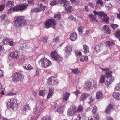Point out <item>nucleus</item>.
Here are the masks:
<instances>
[{"label":"nucleus","instance_id":"nucleus-1","mask_svg":"<svg viewBox=\"0 0 120 120\" xmlns=\"http://www.w3.org/2000/svg\"><path fill=\"white\" fill-rule=\"evenodd\" d=\"M14 25L16 28H21L27 24V22L24 16H16L14 17Z\"/></svg>","mask_w":120,"mask_h":120},{"label":"nucleus","instance_id":"nucleus-2","mask_svg":"<svg viewBox=\"0 0 120 120\" xmlns=\"http://www.w3.org/2000/svg\"><path fill=\"white\" fill-rule=\"evenodd\" d=\"M7 107L8 108H11L13 110H16L18 107L16 99L14 98L9 100L7 103Z\"/></svg>","mask_w":120,"mask_h":120},{"label":"nucleus","instance_id":"nucleus-3","mask_svg":"<svg viewBox=\"0 0 120 120\" xmlns=\"http://www.w3.org/2000/svg\"><path fill=\"white\" fill-rule=\"evenodd\" d=\"M56 25V20L53 19H47L44 24V28L48 29L50 27H52L54 29Z\"/></svg>","mask_w":120,"mask_h":120},{"label":"nucleus","instance_id":"nucleus-4","mask_svg":"<svg viewBox=\"0 0 120 120\" xmlns=\"http://www.w3.org/2000/svg\"><path fill=\"white\" fill-rule=\"evenodd\" d=\"M12 78V80L15 82L22 80L24 78L23 75L19 72H16L14 73Z\"/></svg>","mask_w":120,"mask_h":120},{"label":"nucleus","instance_id":"nucleus-5","mask_svg":"<svg viewBox=\"0 0 120 120\" xmlns=\"http://www.w3.org/2000/svg\"><path fill=\"white\" fill-rule=\"evenodd\" d=\"M39 64L44 68L48 67L51 64V62L47 58H42L39 61Z\"/></svg>","mask_w":120,"mask_h":120},{"label":"nucleus","instance_id":"nucleus-6","mask_svg":"<svg viewBox=\"0 0 120 120\" xmlns=\"http://www.w3.org/2000/svg\"><path fill=\"white\" fill-rule=\"evenodd\" d=\"M28 6L27 3H24L22 4H19L13 7L12 9L13 11H21L27 9Z\"/></svg>","mask_w":120,"mask_h":120},{"label":"nucleus","instance_id":"nucleus-7","mask_svg":"<svg viewBox=\"0 0 120 120\" xmlns=\"http://www.w3.org/2000/svg\"><path fill=\"white\" fill-rule=\"evenodd\" d=\"M47 82L49 85L52 86H57L59 83L56 78L52 76L49 77L48 79L47 80Z\"/></svg>","mask_w":120,"mask_h":120},{"label":"nucleus","instance_id":"nucleus-8","mask_svg":"<svg viewBox=\"0 0 120 120\" xmlns=\"http://www.w3.org/2000/svg\"><path fill=\"white\" fill-rule=\"evenodd\" d=\"M51 56L57 62H60L62 61V58L57 54L56 51H52L51 54Z\"/></svg>","mask_w":120,"mask_h":120},{"label":"nucleus","instance_id":"nucleus-9","mask_svg":"<svg viewBox=\"0 0 120 120\" xmlns=\"http://www.w3.org/2000/svg\"><path fill=\"white\" fill-rule=\"evenodd\" d=\"M76 107L74 105H71L67 111L68 115L70 116H72L76 112Z\"/></svg>","mask_w":120,"mask_h":120},{"label":"nucleus","instance_id":"nucleus-10","mask_svg":"<svg viewBox=\"0 0 120 120\" xmlns=\"http://www.w3.org/2000/svg\"><path fill=\"white\" fill-rule=\"evenodd\" d=\"M19 52L18 51H15L11 52L9 55L11 57L15 59H17L19 56Z\"/></svg>","mask_w":120,"mask_h":120},{"label":"nucleus","instance_id":"nucleus-11","mask_svg":"<svg viewBox=\"0 0 120 120\" xmlns=\"http://www.w3.org/2000/svg\"><path fill=\"white\" fill-rule=\"evenodd\" d=\"M113 106L111 104L109 105L105 110V112L107 114H110L112 110L113 109Z\"/></svg>","mask_w":120,"mask_h":120},{"label":"nucleus","instance_id":"nucleus-12","mask_svg":"<svg viewBox=\"0 0 120 120\" xmlns=\"http://www.w3.org/2000/svg\"><path fill=\"white\" fill-rule=\"evenodd\" d=\"M77 34L75 32H73L71 34L70 39L71 41H73L77 39Z\"/></svg>","mask_w":120,"mask_h":120},{"label":"nucleus","instance_id":"nucleus-13","mask_svg":"<svg viewBox=\"0 0 120 120\" xmlns=\"http://www.w3.org/2000/svg\"><path fill=\"white\" fill-rule=\"evenodd\" d=\"M92 83L88 81L85 82L84 86L85 88L87 90H90L92 86Z\"/></svg>","mask_w":120,"mask_h":120},{"label":"nucleus","instance_id":"nucleus-14","mask_svg":"<svg viewBox=\"0 0 120 120\" xmlns=\"http://www.w3.org/2000/svg\"><path fill=\"white\" fill-rule=\"evenodd\" d=\"M112 96L115 99L120 100V93L119 92H114Z\"/></svg>","mask_w":120,"mask_h":120},{"label":"nucleus","instance_id":"nucleus-15","mask_svg":"<svg viewBox=\"0 0 120 120\" xmlns=\"http://www.w3.org/2000/svg\"><path fill=\"white\" fill-rule=\"evenodd\" d=\"M103 29L106 33L108 34H110L111 32V31L109 29V27L107 25L104 26Z\"/></svg>","mask_w":120,"mask_h":120},{"label":"nucleus","instance_id":"nucleus-16","mask_svg":"<svg viewBox=\"0 0 120 120\" xmlns=\"http://www.w3.org/2000/svg\"><path fill=\"white\" fill-rule=\"evenodd\" d=\"M89 94L86 93H84L82 94L80 98V100L81 101H83L86 97L89 96Z\"/></svg>","mask_w":120,"mask_h":120},{"label":"nucleus","instance_id":"nucleus-17","mask_svg":"<svg viewBox=\"0 0 120 120\" xmlns=\"http://www.w3.org/2000/svg\"><path fill=\"white\" fill-rule=\"evenodd\" d=\"M54 92V90L52 88H51L49 89V91L47 97V99H49L53 95V93Z\"/></svg>","mask_w":120,"mask_h":120},{"label":"nucleus","instance_id":"nucleus-18","mask_svg":"<svg viewBox=\"0 0 120 120\" xmlns=\"http://www.w3.org/2000/svg\"><path fill=\"white\" fill-rule=\"evenodd\" d=\"M111 78H109V79H108L105 82V84L107 86L111 84L112 82V81L114 79L113 77L111 76Z\"/></svg>","mask_w":120,"mask_h":120},{"label":"nucleus","instance_id":"nucleus-19","mask_svg":"<svg viewBox=\"0 0 120 120\" xmlns=\"http://www.w3.org/2000/svg\"><path fill=\"white\" fill-rule=\"evenodd\" d=\"M37 6L38 8L40 9V11L41 10L42 11H44L46 8V6H43V5L42 4H38Z\"/></svg>","mask_w":120,"mask_h":120},{"label":"nucleus","instance_id":"nucleus-20","mask_svg":"<svg viewBox=\"0 0 120 120\" xmlns=\"http://www.w3.org/2000/svg\"><path fill=\"white\" fill-rule=\"evenodd\" d=\"M72 50L71 47L70 46L68 45L65 48V52L67 54H69L70 53Z\"/></svg>","mask_w":120,"mask_h":120},{"label":"nucleus","instance_id":"nucleus-21","mask_svg":"<svg viewBox=\"0 0 120 120\" xmlns=\"http://www.w3.org/2000/svg\"><path fill=\"white\" fill-rule=\"evenodd\" d=\"M83 49L84 50V53L85 54L89 52V48L88 46L86 45H83Z\"/></svg>","mask_w":120,"mask_h":120},{"label":"nucleus","instance_id":"nucleus-22","mask_svg":"<svg viewBox=\"0 0 120 120\" xmlns=\"http://www.w3.org/2000/svg\"><path fill=\"white\" fill-rule=\"evenodd\" d=\"M112 71H106L105 73L106 77L108 79H109V78H111V76L113 77L111 75L112 73Z\"/></svg>","mask_w":120,"mask_h":120},{"label":"nucleus","instance_id":"nucleus-23","mask_svg":"<svg viewBox=\"0 0 120 120\" xmlns=\"http://www.w3.org/2000/svg\"><path fill=\"white\" fill-rule=\"evenodd\" d=\"M88 60V57L87 56H82L79 59V60L81 62H83Z\"/></svg>","mask_w":120,"mask_h":120},{"label":"nucleus","instance_id":"nucleus-24","mask_svg":"<svg viewBox=\"0 0 120 120\" xmlns=\"http://www.w3.org/2000/svg\"><path fill=\"white\" fill-rule=\"evenodd\" d=\"M89 18H91L90 20L92 22L94 21L96 19V17L92 14H90L88 15Z\"/></svg>","mask_w":120,"mask_h":120},{"label":"nucleus","instance_id":"nucleus-25","mask_svg":"<svg viewBox=\"0 0 120 120\" xmlns=\"http://www.w3.org/2000/svg\"><path fill=\"white\" fill-rule=\"evenodd\" d=\"M70 94L69 93L67 92H66L65 94H64L63 96V100L65 101H67L68 98Z\"/></svg>","mask_w":120,"mask_h":120},{"label":"nucleus","instance_id":"nucleus-26","mask_svg":"<svg viewBox=\"0 0 120 120\" xmlns=\"http://www.w3.org/2000/svg\"><path fill=\"white\" fill-rule=\"evenodd\" d=\"M30 108L29 105L28 104H27L26 105L24 106L22 111L28 112V110H29L30 109Z\"/></svg>","mask_w":120,"mask_h":120},{"label":"nucleus","instance_id":"nucleus-27","mask_svg":"<svg viewBox=\"0 0 120 120\" xmlns=\"http://www.w3.org/2000/svg\"><path fill=\"white\" fill-rule=\"evenodd\" d=\"M7 40L8 41L7 45H8L10 46H12L13 45L14 42L12 39L8 38Z\"/></svg>","mask_w":120,"mask_h":120},{"label":"nucleus","instance_id":"nucleus-28","mask_svg":"<svg viewBox=\"0 0 120 120\" xmlns=\"http://www.w3.org/2000/svg\"><path fill=\"white\" fill-rule=\"evenodd\" d=\"M6 6L7 7L9 6L10 7L13 6H14V2L13 1H8L6 3Z\"/></svg>","mask_w":120,"mask_h":120},{"label":"nucleus","instance_id":"nucleus-29","mask_svg":"<svg viewBox=\"0 0 120 120\" xmlns=\"http://www.w3.org/2000/svg\"><path fill=\"white\" fill-rule=\"evenodd\" d=\"M103 96V94L102 92H98L96 93V98L99 99L101 98Z\"/></svg>","mask_w":120,"mask_h":120},{"label":"nucleus","instance_id":"nucleus-30","mask_svg":"<svg viewBox=\"0 0 120 120\" xmlns=\"http://www.w3.org/2000/svg\"><path fill=\"white\" fill-rule=\"evenodd\" d=\"M71 70L72 72L75 74L78 75L80 72V71L77 68L74 69H72Z\"/></svg>","mask_w":120,"mask_h":120},{"label":"nucleus","instance_id":"nucleus-31","mask_svg":"<svg viewBox=\"0 0 120 120\" xmlns=\"http://www.w3.org/2000/svg\"><path fill=\"white\" fill-rule=\"evenodd\" d=\"M96 3V7L99 4H100L101 6H102L104 4L102 0H97Z\"/></svg>","mask_w":120,"mask_h":120},{"label":"nucleus","instance_id":"nucleus-32","mask_svg":"<svg viewBox=\"0 0 120 120\" xmlns=\"http://www.w3.org/2000/svg\"><path fill=\"white\" fill-rule=\"evenodd\" d=\"M105 75H102L100 77V79L99 80V82L101 83H104L105 81Z\"/></svg>","mask_w":120,"mask_h":120},{"label":"nucleus","instance_id":"nucleus-33","mask_svg":"<svg viewBox=\"0 0 120 120\" xmlns=\"http://www.w3.org/2000/svg\"><path fill=\"white\" fill-rule=\"evenodd\" d=\"M98 15L101 17L103 16L105 17L107 15L104 12L101 11H99L98 12Z\"/></svg>","mask_w":120,"mask_h":120},{"label":"nucleus","instance_id":"nucleus-34","mask_svg":"<svg viewBox=\"0 0 120 120\" xmlns=\"http://www.w3.org/2000/svg\"><path fill=\"white\" fill-rule=\"evenodd\" d=\"M41 120H51V119L50 116H46L43 117Z\"/></svg>","mask_w":120,"mask_h":120},{"label":"nucleus","instance_id":"nucleus-35","mask_svg":"<svg viewBox=\"0 0 120 120\" xmlns=\"http://www.w3.org/2000/svg\"><path fill=\"white\" fill-rule=\"evenodd\" d=\"M83 110V108L82 106L80 105L78 107L76 111L78 112H82Z\"/></svg>","mask_w":120,"mask_h":120},{"label":"nucleus","instance_id":"nucleus-36","mask_svg":"<svg viewBox=\"0 0 120 120\" xmlns=\"http://www.w3.org/2000/svg\"><path fill=\"white\" fill-rule=\"evenodd\" d=\"M25 68L26 69L30 70L32 69L33 67L30 64L26 65L25 66Z\"/></svg>","mask_w":120,"mask_h":120},{"label":"nucleus","instance_id":"nucleus-37","mask_svg":"<svg viewBox=\"0 0 120 120\" xmlns=\"http://www.w3.org/2000/svg\"><path fill=\"white\" fill-rule=\"evenodd\" d=\"M8 38L5 37L3 38L2 40V43L3 45H7L8 41Z\"/></svg>","mask_w":120,"mask_h":120},{"label":"nucleus","instance_id":"nucleus-38","mask_svg":"<svg viewBox=\"0 0 120 120\" xmlns=\"http://www.w3.org/2000/svg\"><path fill=\"white\" fill-rule=\"evenodd\" d=\"M120 89V82L119 84H116L114 89L115 91L119 90Z\"/></svg>","mask_w":120,"mask_h":120},{"label":"nucleus","instance_id":"nucleus-39","mask_svg":"<svg viewBox=\"0 0 120 120\" xmlns=\"http://www.w3.org/2000/svg\"><path fill=\"white\" fill-rule=\"evenodd\" d=\"M101 44H99L98 45L96 46L95 48V50L96 51V52L99 51H100V49L101 46Z\"/></svg>","mask_w":120,"mask_h":120},{"label":"nucleus","instance_id":"nucleus-40","mask_svg":"<svg viewBox=\"0 0 120 120\" xmlns=\"http://www.w3.org/2000/svg\"><path fill=\"white\" fill-rule=\"evenodd\" d=\"M48 38L46 36H45L42 38V39L41 41L43 42L44 43H46L47 42V40Z\"/></svg>","mask_w":120,"mask_h":120},{"label":"nucleus","instance_id":"nucleus-41","mask_svg":"<svg viewBox=\"0 0 120 120\" xmlns=\"http://www.w3.org/2000/svg\"><path fill=\"white\" fill-rule=\"evenodd\" d=\"M116 36L119 39V41L120 39V30H118L116 32L115 34Z\"/></svg>","mask_w":120,"mask_h":120},{"label":"nucleus","instance_id":"nucleus-42","mask_svg":"<svg viewBox=\"0 0 120 120\" xmlns=\"http://www.w3.org/2000/svg\"><path fill=\"white\" fill-rule=\"evenodd\" d=\"M61 15L60 14H56L55 15L54 17L57 20H60L61 18Z\"/></svg>","mask_w":120,"mask_h":120},{"label":"nucleus","instance_id":"nucleus-43","mask_svg":"<svg viewBox=\"0 0 120 120\" xmlns=\"http://www.w3.org/2000/svg\"><path fill=\"white\" fill-rule=\"evenodd\" d=\"M106 45L107 47H109L112 44H113L114 43L112 41L110 42L109 41H107L106 42Z\"/></svg>","mask_w":120,"mask_h":120},{"label":"nucleus","instance_id":"nucleus-44","mask_svg":"<svg viewBox=\"0 0 120 120\" xmlns=\"http://www.w3.org/2000/svg\"><path fill=\"white\" fill-rule=\"evenodd\" d=\"M104 18L102 20L103 21L106 22H109V17L107 16L103 17Z\"/></svg>","mask_w":120,"mask_h":120},{"label":"nucleus","instance_id":"nucleus-45","mask_svg":"<svg viewBox=\"0 0 120 120\" xmlns=\"http://www.w3.org/2000/svg\"><path fill=\"white\" fill-rule=\"evenodd\" d=\"M39 112V110H38L37 107L34 108L33 111V113L35 114H37Z\"/></svg>","mask_w":120,"mask_h":120},{"label":"nucleus","instance_id":"nucleus-46","mask_svg":"<svg viewBox=\"0 0 120 120\" xmlns=\"http://www.w3.org/2000/svg\"><path fill=\"white\" fill-rule=\"evenodd\" d=\"M53 42H55L57 43L59 41V36H57L55 37V38L53 39Z\"/></svg>","mask_w":120,"mask_h":120},{"label":"nucleus","instance_id":"nucleus-47","mask_svg":"<svg viewBox=\"0 0 120 120\" xmlns=\"http://www.w3.org/2000/svg\"><path fill=\"white\" fill-rule=\"evenodd\" d=\"M58 3L56 0H53L50 2V4L51 6H53L57 4Z\"/></svg>","mask_w":120,"mask_h":120},{"label":"nucleus","instance_id":"nucleus-48","mask_svg":"<svg viewBox=\"0 0 120 120\" xmlns=\"http://www.w3.org/2000/svg\"><path fill=\"white\" fill-rule=\"evenodd\" d=\"M111 26L113 29H115L116 28H117L119 26L118 25L114 24H112Z\"/></svg>","mask_w":120,"mask_h":120},{"label":"nucleus","instance_id":"nucleus-49","mask_svg":"<svg viewBox=\"0 0 120 120\" xmlns=\"http://www.w3.org/2000/svg\"><path fill=\"white\" fill-rule=\"evenodd\" d=\"M84 28L82 26H79L78 28V30L79 32L82 33V32L83 30L84 29Z\"/></svg>","mask_w":120,"mask_h":120},{"label":"nucleus","instance_id":"nucleus-50","mask_svg":"<svg viewBox=\"0 0 120 120\" xmlns=\"http://www.w3.org/2000/svg\"><path fill=\"white\" fill-rule=\"evenodd\" d=\"M45 91V90H40L39 93V94L40 96H43L45 94L44 92Z\"/></svg>","mask_w":120,"mask_h":120},{"label":"nucleus","instance_id":"nucleus-51","mask_svg":"<svg viewBox=\"0 0 120 120\" xmlns=\"http://www.w3.org/2000/svg\"><path fill=\"white\" fill-rule=\"evenodd\" d=\"M97 110V107L96 106H94L92 110V112L94 114H95L96 113Z\"/></svg>","mask_w":120,"mask_h":120},{"label":"nucleus","instance_id":"nucleus-52","mask_svg":"<svg viewBox=\"0 0 120 120\" xmlns=\"http://www.w3.org/2000/svg\"><path fill=\"white\" fill-rule=\"evenodd\" d=\"M31 11H33V12H39L40 11V10L39 9L36 8H34V9L32 10Z\"/></svg>","mask_w":120,"mask_h":120},{"label":"nucleus","instance_id":"nucleus-53","mask_svg":"<svg viewBox=\"0 0 120 120\" xmlns=\"http://www.w3.org/2000/svg\"><path fill=\"white\" fill-rule=\"evenodd\" d=\"M93 116L96 120H99L100 118L98 114L96 113L95 114H94Z\"/></svg>","mask_w":120,"mask_h":120},{"label":"nucleus","instance_id":"nucleus-54","mask_svg":"<svg viewBox=\"0 0 120 120\" xmlns=\"http://www.w3.org/2000/svg\"><path fill=\"white\" fill-rule=\"evenodd\" d=\"M5 6L4 4L0 5V12L3 11L4 9Z\"/></svg>","mask_w":120,"mask_h":120},{"label":"nucleus","instance_id":"nucleus-55","mask_svg":"<svg viewBox=\"0 0 120 120\" xmlns=\"http://www.w3.org/2000/svg\"><path fill=\"white\" fill-rule=\"evenodd\" d=\"M27 1L29 4L31 5H33L34 3V0H28Z\"/></svg>","mask_w":120,"mask_h":120},{"label":"nucleus","instance_id":"nucleus-56","mask_svg":"<svg viewBox=\"0 0 120 120\" xmlns=\"http://www.w3.org/2000/svg\"><path fill=\"white\" fill-rule=\"evenodd\" d=\"M72 7L71 6H68L67 8V12L68 13L71 12V11Z\"/></svg>","mask_w":120,"mask_h":120},{"label":"nucleus","instance_id":"nucleus-57","mask_svg":"<svg viewBox=\"0 0 120 120\" xmlns=\"http://www.w3.org/2000/svg\"><path fill=\"white\" fill-rule=\"evenodd\" d=\"M6 15L4 14L1 15L0 17V20H4L6 17Z\"/></svg>","mask_w":120,"mask_h":120},{"label":"nucleus","instance_id":"nucleus-58","mask_svg":"<svg viewBox=\"0 0 120 120\" xmlns=\"http://www.w3.org/2000/svg\"><path fill=\"white\" fill-rule=\"evenodd\" d=\"M81 119V117L80 115L78 114L77 115V118H75L74 119V120H80Z\"/></svg>","mask_w":120,"mask_h":120},{"label":"nucleus","instance_id":"nucleus-59","mask_svg":"<svg viewBox=\"0 0 120 120\" xmlns=\"http://www.w3.org/2000/svg\"><path fill=\"white\" fill-rule=\"evenodd\" d=\"M68 19L70 20H75V19L74 18L72 15H70L68 17Z\"/></svg>","mask_w":120,"mask_h":120},{"label":"nucleus","instance_id":"nucleus-60","mask_svg":"<svg viewBox=\"0 0 120 120\" xmlns=\"http://www.w3.org/2000/svg\"><path fill=\"white\" fill-rule=\"evenodd\" d=\"M88 4L91 7L94 8V4L92 3H88Z\"/></svg>","mask_w":120,"mask_h":120},{"label":"nucleus","instance_id":"nucleus-61","mask_svg":"<svg viewBox=\"0 0 120 120\" xmlns=\"http://www.w3.org/2000/svg\"><path fill=\"white\" fill-rule=\"evenodd\" d=\"M100 68L102 70V71H108L109 70V69L108 68Z\"/></svg>","mask_w":120,"mask_h":120},{"label":"nucleus","instance_id":"nucleus-62","mask_svg":"<svg viewBox=\"0 0 120 120\" xmlns=\"http://www.w3.org/2000/svg\"><path fill=\"white\" fill-rule=\"evenodd\" d=\"M80 93V91L78 90H77L75 92H74V94L76 96H77Z\"/></svg>","mask_w":120,"mask_h":120},{"label":"nucleus","instance_id":"nucleus-63","mask_svg":"<svg viewBox=\"0 0 120 120\" xmlns=\"http://www.w3.org/2000/svg\"><path fill=\"white\" fill-rule=\"evenodd\" d=\"M75 53L77 56L78 55L81 56L82 55L81 52L80 51L78 52H76Z\"/></svg>","mask_w":120,"mask_h":120},{"label":"nucleus","instance_id":"nucleus-64","mask_svg":"<svg viewBox=\"0 0 120 120\" xmlns=\"http://www.w3.org/2000/svg\"><path fill=\"white\" fill-rule=\"evenodd\" d=\"M107 120H114L112 118L109 116H108L106 117Z\"/></svg>","mask_w":120,"mask_h":120}]
</instances>
